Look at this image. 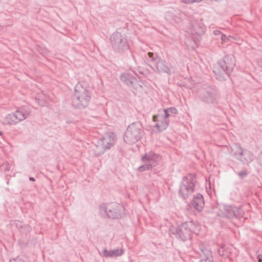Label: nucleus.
<instances>
[{"label":"nucleus","instance_id":"f257e3e1","mask_svg":"<svg viewBox=\"0 0 262 262\" xmlns=\"http://www.w3.org/2000/svg\"><path fill=\"white\" fill-rule=\"evenodd\" d=\"M91 99L90 88L84 83L78 82L75 86L72 98V105L75 108L82 110L87 107Z\"/></svg>","mask_w":262,"mask_h":262},{"label":"nucleus","instance_id":"f03ea898","mask_svg":"<svg viewBox=\"0 0 262 262\" xmlns=\"http://www.w3.org/2000/svg\"><path fill=\"white\" fill-rule=\"evenodd\" d=\"M235 66V59L232 55H227L219 61L213 67V72L216 79L224 80L229 77Z\"/></svg>","mask_w":262,"mask_h":262},{"label":"nucleus","instance_id":"7ed1b4c3","mask_svg":"<svg viewBox=\"0 0 262 262\" xmlns=\"http://www.w3.org/2000/svg\"><path fill=\"white\" fill-rule=\"evenodd\" d=\"M144 131L142 124L139 122H133L126 128L124 136L125 143L132 144L138 141L143 136Z\"/></svg>","mask_w":262,"mask_h":262},{"label":"nucleus","instance_id":"20e7f679","mask_svg":"<svg viewBox=\"0 0 262 262\" xmlns=\"http://www.w3.org/2000/svg\"><path fill=\"white\" fill-rule=\"evenodd\" d=\"M196 226L192 221L186 222L178 226L176 228L170 229L171 234L176 237L182 241H186L191 238V235Z\"/></svg>","mask_w":262,"mask_h":262},{"label":"nucleus","instance_id":"39448f33","mask_svg":"<svg viewBox=\"0 0 262 262\" xmlns=\"http://www.w3.org/2000/svg\"><path fill=\"white\" fill-rule=\"evenodd\" d=\"M199 97L206 103L215 104L218 102L220 95L214 87L205 84L202 87Z\"/></svg>","mask_w":262,"mask_h":262},{"label":"nucleus","instance_id":"423d86ee","mask_svg":"<svg viewBox=\"0 0 262 262\" xmlns=\"http://www.w3.org/2000/svg\"><path fill=\"white\" fill-rule=\"evenodd\" d=\"M123 210V206L116 202L103 204L100 207L102 215L105 214L110 219L120 218Z\"/></svg>","mask_w":262,"mask_h":262},{"label":"nucleus","instance_id":"0eeeda50","mask_svg":"<svg viewBox=\"0 0 262 262\" xmlns=\"http://www.w3.org/2000/svg\"><path fill=\"white\" fill-rule=\"evenodd\" d=\"M195 183L196 176L194 174L183 177L180 186V195L184 199L188 198L194 191Z\"/></svg>","mask_w":262,"mask_h":262},{"label":"nucleus","instance_id":"6e6552de","mask_svg":"<svg viewBox=\"0 0 262 262\" xmlns=\"http://www.w3.org/2000/svg\"><path fill=\"white\" fill-rule=\"evenodd\" d=\"M30 113L31 109L29 107L23 106L14 113L8 115L4 119L5 123L15 124L26 119Z\"/></svg>","mask_w":262,"mask_h":262},{"label":"nucleus","instance_id":"1a4fd4ad","mask_svg":"<svg viewBox=\"0 0 262 262\" xmlns=\"http://www.w3.org/2000/svg\"><path fill=\"white\" fill-rule=\"evenodd\" d=\"M111 41L114 50L118 53L123 52L129 48L125 35L117 31L111 36Z\"/></svg>","mask_w":262,"mask_h":262},{"label":"nucleus","instance_id":"9d476101","mask_svg":"<svg viewBox=\"0 0 262 262\" xmlns=\"http://www.w3.org/2000/svg\"><path fill=\"white\" fill-rule=\"evenodd\" d=\"M160 159L159 155L152 151L146 153L142 157V160L144 164L139 167L138 170L140 171H143L152 169L153 167L157 165Z\"/></svg>","mask_w":262,"mask_h":262},{"label":"nucleus","instance_id":"9b49d317","mask_svg":"<svg viewBox=\"0 0 262 262\" xmlns=\"http://www.w3.org/2000/svg\"><path fill=\"white\" fill-rule=\"evenodd\" d=\"M115 141V135L114 133L106 135L102 139L98 141L96 147L99 150L98 154H103L106 150L109 149L112 147Z\"/></svg>","mask_w":262,"mask_h":262},{"label":"nucleus","instance_id":"f8f14e48","mask_svg":"<svg viewBox=\"0 0 262 262\" xmlns=\"http://www.w3.org/2000/svg\"><path fill=\"white\" fill-rule=\"evenodd\" d=\"M166 111H163L162 110H159L157 115H154L152 120L157 123L155 127H157L159 131H163L166 129L169 125V117L167 116Z\"/></svg>","mask_w":262,"mask_h":262},{"label":"nucleus","instance_id":"ddd939ff","mask_svg":"<svg viewBox=\"0 0 262 262\" xmlns=\"http://www.w3.org/2000/svg\"><path fill=\"white\" fill-rule=\"evenodd\" d=\"M223 209L224 215L229 219L234 217L239 219L243 216L244 214V211L241 207H236L231 205H225Z\"/></svg>","mask_w":262,"mask_h":262},{"label":"nucleus","instance_id":"4468645a","mask_svg":"<svg viewBox=\"0 0 262 262\" xmlns=\"http://www.w3.org/2000/svg\"><path fill=\"white\" fill-rule=\"evenodd\" d=\"M150 67L156 73H166L168 75H171L173 73H177V71L172 67L169 68L166 65L165 61L161 58L159 59L155 64H150Z\"/></svg>","mask_w":262,"mask_h":262},{"label":"nucleus","instance_id":"2eb2a0df","mask_svg":"<svg viewBox=\"0 0 262 262\" xmlns=\"http://www.w3.org/2000/svg\"><path fill=\"white\" fill-rule=\"evenodd\" d=\"M199 250L198 253L201 258L200 262H213L212 252L208 245L201 244L199 245Z\"/></svg>","mask_w":262,"mask_h":262},{"label":"nucleus","instance_id":"dca6fc26","mask_svg":"<svg viewBox=\"0 0 262 262\" xmlns=\"http://www.w3.org/2000/svg\"><path fill=\"white\" fill-rule=\"evenodd\" d=\"M192 206L198 211H201L204 206L203 196L201 194H198L194 197L191 203Z\"/></svg>","mask_w":262,"mask_h":262},{"label":"nucleus","instance_id":"f3484780","mask_svg":"<svg viewBox=\"0 0 262 262\" xmlns=\"http://www.w3.org/2000/svg\"><path fill=\"white\" fill-rule=\"evenodd\" d=\"M237 159L241 160L244 163L248 164L253 160L254 158L253 154L249 150L243 149L240 157H237Z\"/></svg>","mask_w":262,"mask_h":262},{"label":"nucleus","instance_id":"a211bd4d","mask_svg":"<svg viewBox=\"0 0 262 262\" xmlns=\"http://www.w3.org/2000/svg\"><path fill=\"white\" fill-rule=\"evenodd\" d=\"M124 253V250L122 249H116L113 250H107L104 249L102 251L103 255L106 257H114L122 255Z\"/></svg>","mask_w":262,"mask_h":262},{"label":"nucleus","instance_id":"6ab92c4d","mask_svg":"<svg viewBox=\"0 0 262 262\" xmlns=\"http://www.w3.org/2000/svg\"><path fill=\"white\" fill-rule=\"evenodd\" d=\"M121 80L127 85L133 86V83L136 80V78L129 73H123L120 76Z\"/></svg>","mask_w":262,"mask_h":262},{"label":"nucleus","instance_id":"aec40b11","mask_svg":"<svg viewBox=\"0 0 262 262\" xmlns=\"http://www.w3.org/2000/svg\"><path fill=\"white\" fill-rule=\"evenodd\" d=\"M147 55L149 58L146 59L148 64L150 66V64H155L159 59L161 58L157 54H155L153 52H148Z\"/></svg>","mask_w":262,"mask_h":262},{"label":"nucleus","instance_id":"412c9836","mask_svg":"<svg viewBox=\"0 0 262 262\" xmlns=\"http://www.w3.org/2000/svg\"><path fill=\"white\" fill-rule=\"evenodd\" d=\"M243 148L239 145L235 144L231 148V153L232 156L237 159V157L239 158L242 154Z\"/></svg>","mask_w":262,"mask_h":262},{"label":"nucleus","instance_id":"4be33fe9","mask_svg":"<svg viewBox=\"0 0 262 262\" xmlns=\"http://www.w3.org/2000/svg\"><path fill=\"white\" fill-rule=\"evenodd\" d=\"M218 253L220 255L226 258L229 257V252L226 250L225 246H222L218 249Z\"/></svg>","mask_w":262,"mask_h":262},{"label":"nucleus","instance_id":"5701e85b","mask_svg":"<svg viewBox=\"0 0 262 262\" xmlns=\"http://www.w3.org/2000/svg\"><path fill=\"white\" fill-rule=\"evenodd\" d=\"M163 111H166V114L168 115L167 116L170 117L171 114H177L178 112V110L175 107H170L166 110H162Z\"/></svg>","mask_w":262,"mask_h":262},{"label":"nucleus","instance_id":"b1692460","mask_svg":"<svg viewBox=\"0 0 262 262\" xmlns=\"http://www.w3.org/2000/svg\"><path fill=\"white\" fill-rule=\"evenodd\" d=\"M237 174L241 179H243L247 176V171L244 170L238 172Z\"/></svg>","mask_w":262,"mask_h":262},{"label":"nucleus","instance_id":"393cba45","mask_svg":"<svg viewBox=\"0 0 262 262\" xmlns=\"http://www.w3.org/2000/svg\"><path fill=\"white\" fill-rule=\"evenodd\" d=\"M257 161L258 163L262 166V152H261L258 156Z\"/></svg>","mask_w":262,"mask_h":262},{"label":"nucleus","instance_id":"a878e982","mask_svg":"<svg viewBox=\"0 0 262 262\" xmlns=\"http://www.w3.org/2000/svg\"><path fill=\"white\" fill-rule=\"evenodd\" d=\"M4 166H6L5 167V170L6 171H9L10 170V169H11V166L8 163H6L5 164L3 165Z\"/></svg>","mask_w":262,"mask_h":262},{"label":"nucleus","instance_id":"bb28decb","mask_svg":"<svg viewBox=\"0 0 262 262\" xmlns=\"http://www.w3.org/2000/svg\"><path fill=\"white\" fill-rule=\"evenodd\" d=\"M10 262H25L21 258L17 257L16 259H13V260H10Z\"/></svg>","mask_w":262,"mask_h":262},{"label":"nucleus","instance_id":"cd10ccee","mask_svg":"<svg viewBox=\"0 0 262 262\" xmlns=\"http://www.w3.org/2000/svg\"><path fill=\"white\" fill-rule=\"evenodd\" d=\"M181 1L185 4H192V3H193V0H181Z\"/></svg>","mask_w":262,"mask_h":262},{"label":"nucleus","instance_id":"c85d7f7f","mask_svg":"<svg viewBox=\"0 0 262 262\" xmlns=\"http://www.w3.org/2000/svg\"><path fill=\"white\" fill-rule=\"evenodd\" d=\"M213 34L215 35H219L222 34L220 30H216L213 31Z\"/></svg>","mask_w":262,"mask_h":262},{"label":"nucleus","instance_id":"c756f323","mask_svg":"<svg viewBox=\"0 0 262 262\" xmlns=\"http://www.w3.org/2000/svg\"><path fill=\"white\" fill-rule=\"evenodd\" d=\"M257 63L259 67H262V57L258 59Z\"/></svg>","mask_w":262,"mask_h":262},{"label":"nucleus","instance_id":"7c9ffc66","mask_svg":"<svg viewBox=\"0 0 262 262\" xmlns=\"http://www.w3.org/2000/svg\"><path fill=\"white\" fill-rule=\"evenodd\" d=\"M257 259L258 262H262V254L257 256Z\"/></svg>","mask_w":262,"mask_h":262},{"label":"nucleus","instance_id":"2f4dec72","mask_svg":"<svg viewBox=\"0 0 262 262\" xmlns=\"http://www.w3.org/2000/svg\"><path fill=\"white\" fill-rule=\"evenodd\" d=\"M221 39L222 41H225L226 39V36L224 34H222V36H221Z\"/></svg>","mask_w":262,"mask_h":262},{"label":"nucleus","instance_id":"473e14b6","mask_svg":"<svg viewBox=\"0 0 262 262\" xmlns=\"http://www.w3.org/2000/svg\"><path fill=\"white\" fill-rule=\"evenodd\" d=\"M203 0H193V3H198V2H200L201 1H202Z\"/></svg>","mask_w":262,"mask_h":262},{"label":"nucleus","instance_id":"72a5a7b5","mask_svg":"<svg viewBox=\"0 0 262 262\" xmlns=\"http://www.w3.org/2000/svg\"><path fill=\"white\" fill-rule=\"evenodd\" d=\"M29 180H30V181H35L34 178H33V177H30Z\"/></svg>","mask_w":262,"mask_h":262},{"label":"nucleus","instance_id":"f704fd0d","mask_svg":"<svg viewBox=\"0 0 262 262\" xmlns=\"http://www.w3.org/2000/svg\"><path fill=\"white\" fill-rule=\"evenodd\" d=\"M131 56H132L133 59L134 60L135 57H134V55L132 54Z\"/></svg>","mask_w":262,"mask_h":262},{"label":"nucleus","instance_id":"c9c22d12","mask_svg":"<svg viewBox=\"0 0 262 262\" xmlns=\"http://www.w3.org/2000/svg\"><path fill=\"white\" fill-rule=\"evenodd\" d=\"M2 135H3V132H0V136H1Z\"/></svg>","mask_w":262,"mask_h":262},{"label":"nucleus","instance_id":"e433bc0d","mask_svg":"<svg viewBox=\"0 0 262 262\" xmlns=\"http://www.w3.org/2000/svg\"><path fill=\"white\" fill-rule=\"evenodd\" d=\"M261 152H262V151H261Z\"/></svg>","mask_w":262,"mask_h":262}]
</instances>
